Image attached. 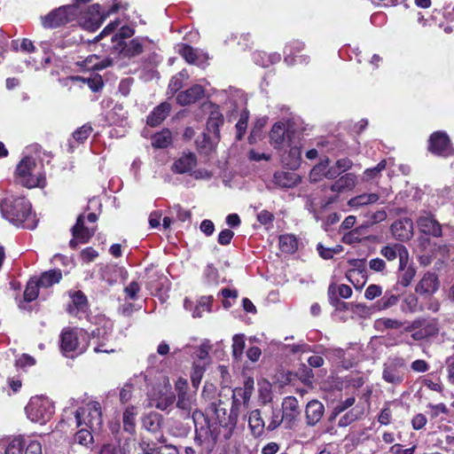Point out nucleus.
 Segmentation results:
<instances>
[{
    "label": "nucleus",
    "mask_w": 454,
    "mask_h": 454,
    "mask_svg": "<svg viewBox=\"0 0 454 454\" xmlns=\"http://www.w3.org/2000/svg\"><path fill=\"white\" fill-rule=\"evenodd\" d=\"M412 223L410 219L395 222L391 225V231L400 240L408 239L411 235Z\"/></svg>",
    "instance_id": "30"
},
{
    "label": "nucleus",
    "mask_w": 454,
    "mask_h": 454,
    "mask_svg": "<svg viewBox=\"0 0 454 454\" xmlns=\"http://www.w3.org/2000/svg\"><path fill=\"white\" fill-rule=\"evenodd\" d=\"M135 438H128L121 447L122 454H149L148 443L142 442L139 448Z\"/></svg>",
    "instance_id": "33"
},
{
    "label": "nucleus",
    "mask_w": 454,
    "mask_h": 454,
    "mask_svg": "<svg viewBox=\"0 0 454 454\" xmlns=\"http://www.w3.org/2000/svg\"><path fill=\"white\" fill-rule=\"evenodd\" d=\"M223 123L222 114L218 112L211 113L207 122V129L208 134H204V140L208 143V149L211 150L214 146V143L219 139V127Z\"/></svg>",
    "instance_id": "17"
},
{
    "label": "nucleus",
    "mask_w": 454,
    "mask_h": 454,
    "mask_svg": "<svg viewBox=\"0 0 454 454\" xmlns=\"http://www.w3.org/2000/svg\"><path fill=\"white\" fill-rule=\"evenodd\" d=\"M356 402V398L354 396L348 397L346 400L340 402L335 405L332 413V419H333L336 416L345 411L347 409L352 407Z\"/></svg>",
    "instance_id": "62"
},
{
    "label": "nucleus",
    "mask_w": 454,
    "mask_h": 454,
    "mask_svg": "<svg viewBox=\"0 0 454 454\" xmlns=\"http://www.w3.org/2000/svg\"><path fill=\"white\" fill-rule=\"evenodd\" d=\"M174 402L175 395L167 387H164L163 390L160 391L157 396L152 398V404L161 411L167 410L174 403Z\"/></svg>",
    "instance_id": "32"
},
{
    "label": "nucleus",
    "mask_w": 454,
    "mask_h": 454,
    "mask_svg": "<svg viewBox=\"0 0 454 454\" xmlns=\"http://www.w3.org/2000/svg\"><path fill=\"white\" fill-rule=\"evenodd\" d=\"M405 375V362L402 357L387 359L383 364L382 379L392 385H400Z\"/></svg>",
    "instance_id": "8"
},
{
    "label": "nucleus",
    "mask_w": 454,
    "mask_h": 454,
    "mask_svg": "<svg viewBox=\"0 0 454 454\" xmlns=\"http://www.w3.org/2000/svg\"><path fill=\"white\" fill-rule=\"evenodd\" d=\"M94 430H90L88 427H82L74 437V442L86 448H90L93 444V436L92 432Z\"/></svg>",
    "instance_id": "43"
},
{
    "label": "nucleus",
    "mask_w": 454,
    "mask_h": 454,
    "mask_svg": "<svg viewBox=\"0 0 454 454\" xmlns=\"http://www.w3.org/2000/svg\"><path fill=\"white\" fill-rule=\"evenodd\" d=\"M61 278L62 272L60 270H51L43 272L36 281L41 288H48L59 283Z\"/></svg>",
    "instance_id": "34"
},
{
    "label": "nucleus",
    "mask_w": 454,
    "mask_h": 454,
    "mask_svg": "<svg viewBox=\"0 0 454 454\" xmlns=\"http://www.w3.org/2000/svg\"><path fill=\"white\" fill-rule=\"evenodd\" d=\"M26 442L22 437H16L9 442L4 454H24Z\"/></svg>",
    "instance_id": "51"
},
{
    "label": "nucleus",
    "mask_w": 454,
    "mask_h": 454,
    "mask_svg": "<svg viewBox=\"0 0 454 454\" xmlns=\"http://www.w3.org/2000/svg\"><path fill=\"white\" fill-rule=\"evenodd\" d=\"M204 93V90L200 85H194L191 89L180 92L176 100L178 104L186 106L196 102Z\"/></svg>",
    "instance_id": "28"
},
{
    "label": "nucleus",
    "mask_w": 454,
    "mask_h": 454,
    "mask_svg": "<svg viewBox=\"0 0 454 454\" xmlns=\"http://www.w3.org/2000/svg\"><path fill=\"white\" fill-rule=\"evenodd\" d=\"M416 275V269L413 265H410L409 268L404 270L400 271L397 276V282L394 286V289L398 291V287L401 286L402 287H407L411 285Z\"/></svg>",
    "instance_id": "42"
},
{
    "label": "nucleus",
    "mask_w": 454,
    "mask_h": 454,
    "mask_svg": "<svg viewBox=\"0 0 454 454\" xmlns=\"http://www.w3.org/2000/svg\"><path fill=\"white\" fill-rule=\"evenodd\" d=\"M248 425L254 435L262 434L265 427V421L262 418V413L259 410H254L250 412Z\"/></svg>",
    "instance_id": "37"
},
{
    "label": "nucleus",
    "mask_w": 454,
    "mask_h": 454,
    "mask_svg": "<svg viewBox=\"0 0 454 454\" xmlns=\"http://www.w3.org/2000/svg\"><path fill=\"white\" fill-rule=\"evenodd\" d=\"M40 288L41 287L39 286L36 279H30L27 282V285L25 292H24V299L27 301H32L35 300L38 296Z\"/></svg>",
    "instance_id": "55"
},
{
    "label": "nucleus",
    "mask_w": 454,
    "mask_h": 454,
    "mask_svg": "<svg viewBox=\"0 0 454 454\" xmlns=\"http://www.w3.org/2000/svg\"><path fill=\"white\" fill-rule=\"evenodd\" d=\"M454 195V186H445L442 190L437 192V200H435L436 204H444L448 200L453 198ZM435 194L432 195V201L434 200Z\"/></svg>",
    "instance_id": "56"
},
{
    "label": "nucleus",
    "mask_w": 454,
    "mask_h": 454,
    "mask_svg": "<svg viewBox=\"0 0 454 454\" xmlns=\"http://www.w3.org/2000/svg\"><path fill=\"white\" fill-rule=\"evenodd\" d=\"M66 424L69 427H85L90 430H98L102 425V413L99 403L95 401L82 402L74 398L68 401L62 412L60 425Z\"/></svg>",
    "instance_id": "1"
},
{
    "label": "nucleus",
    "mask_w": 454,
    "mask_h": 454,
    "mask_svg": "<svg viewBox=\"0 0 454 454\" xmlns=\"http://www.w3.org/2000/svg\"><path fill=\"white\" fill-rule=\"evenodd\" d=\"M162 417L157 412H150L142 418V427L148 432L157 433L161 426Z\"/></svg>",
    "instance_id": "35"
},
{
    "label": "nucleus",
    "mask_w": 454,
    "mask_h": 454,
    "mask_svg": "<svg viewBox=\"0 0 454 454\" xmlns=\"http://www.w3.org/2000/svg\"><path fill=\"white\" fill-rule=\"evenodd\" d=\"M317 250L323 259L329 260L332 259L334 254H337L341 251V247L336 246L334 247H325L321 243H319L317 246Z\"/></svg>",
    "instance_id": "59"
},
{
    "label": "nucleus",
    "mask_w": 454,
    "mask_h": 454,
    "mask_svg": "<svg viewBox=\"0 0 454 454\" xmlns=\"http://www.w3.org/2000/svg\"><path fill=\"white\" fill-rule=\"evenodd\" d=\"M85 333L82 329L65 328L60 335L61 351L67 357H74L83 353L87 345L84 340Z\"/></svg>",
    "instance_id": "6"
},
{
    "label": "nucleus",
    "mask_w": 454,
    "mask_h": 454,
    "mask_svg": "<svg viewBox=\"0 0 454 454\" xmlns=\"http://www.w3.org/2000/svg\"><path fill=\"white\" fill-rule=\"evenodd\" d=\"M67 310L69 314L75 317H82L87 311V298L80 291L74 293L71 295V301L68 304Z\"/></svg>",
    "instance_id": "25"
},
{
    "label": "nucleus",
    "mask_w": 454,
    "mask_h": 454,
    "mask_svg": "<svg viewBox=\"0 0 454 454\" xmlns=\"http://www.w3.org/2000/svg\"><path fill=\"white\" fill-rule=\"evenodd\" d=\"M96 227L85 226V218L82 215H79L75 225L72 228L74 239L70 240L69 246L75 248L78 242L87 243L94 235Z\"/></svg>",
    "instance_id": "15"
},
{
    "label": "nucleus",
    "mask_w": 454,
    "mask_h": 454,
    "mask_svg": "<svg viewBox=\"0 0 454 454\" xmlns=\"http://www.w3.org/2000/svg\"><path fill=\"white\" fill-rule=\"evenodd\" d=\"M301 181L300 176L288 171H277L273 175V182L280 188H292L298 184Z\"/></svg>",
    "instance_id": "26"
},
{
    "label": "nucleus",
    "mask_w": 454,
    "mask_h": 454,
    "mask_svg": "<svg viewBox=\"0 0 454 454\" xmlns=\"http://www.w3.org/2000/svg\"><path fill=\"white\" fill-rule=\"evenodd\" d=\"M325 412L324 404L317 400L309 401L305 408L306 423L309 427L316 426L322 419Z\"/></svg>",
    "instance_id": "22"
},
{
    "label": "nucleus",
    "mask_w": 454,
    "mask_h": 454,
    "mask_svg": "<svg viewBox=\"0 0 454 454\" xmlns=\"http://www.w3.org/2000/svg\"><path fill=\"white\" fill-rule=\"evenodd\" d=\"M428 142V150L435 155L449 157L454 154L450 137L444 131L434 132Z\"/></svg>",
    "instance_id": "11"
},
{
    "label": "nucleus",
    "mask_w": 454,
    "mask_h": 454,
    "mask_svg": "<svg viewBox=\"0 0 454 454\" xmlns=\"http://www.w3.org/2000/svg\"><path fill=\"white\" fill-rule=\"evenodd\" d=\"M92 131V128L89 124H85L82 126L81 128L77 129L73 133V139L76 141L77 143H83L88 137L90 135Z\"/></svg>",
    "instance_id": "64"
},
{
    "label": "nucleus",
    "mask_w": 454,
    "mask_h": 454,
    "mask_svg": "<svg viewBox=\"0 0 454 454\" xmlns=\"http://www.w3.org/2000/svg\"><path fill=\"white\" fill-rule=\"evenodd\" d=\"M0 210L6 220L18 227L34 230L37 225L35 215L31 212V204L23 197L4 199Z\"/></svg>",
    "instance_id": "2"
},
{
    "label": "nucleus",
    "mask_w": 454,
    "mask_h": 454,
    "mask_svg": "<svg viewBox=\"0 0 454 454\" xmlns=\"http://www.w3.org/2000/svg\"><path fill=\"white\" fill-rule=\"evenodd\" d=\"M225 415L223 409H215L210 419L203 418L204 424L199 423L194 418L195 422V441L203 445L207 451L210 452L220 434V427H226V419H220V412Z\"/></svg>",
    "instance_id": "3"
},
{
    "label": "nucleus",
    "mask_w": 454,
    "mask_h": 454,
    "mask_svg": "<svg viewBox=\"0 0 454 454\" xmlns=\"http://www.w3.org/2000/svg\"><path fill=\"white\" fill-rule=\"evenodd\" d=\"M121 22L120 20H116L111 23H109L103 30L102 32L96 37V40L102 39L103 37L106 35H112L111 41L113 43V46L116 43H118L120 41L123 42V39L131 37L135 30L129 27V26H122L120 27L118 33L114 32L117 30V28L120 27Z\"/></svg>",
    "instance_id": "14"
},
{
    "label": "nucleus",
    "mask_w": 454,
    "mask_h": 454,
    "mask_svg": "<svg viewBox=\"0 0 454 454\" xmlns=\"http://www.w3.org/2000/svg\"><path fill=\"white\" fill-rule=\"evenodd\" d=\"M189 74L184 70L173 76L168 84V90L171 91V93L174 94L178 91L183 87L184 82L187 80Z\"/></svg>",
    "instance_id": "53"
},
{
    "label": "nucleus",
    "mask_w": 454,
    "mask_h": 454,
    "mask_svg": "<svg viewBox=\"0 0 454 454\" xmlns=\"http://www.w3.org/2000/svg\"><path fill=\"white\" fill-rule=\"evenodd\" d=\"M254 380L252 378H248L245 380L243 387H236L232 391V403L233 408H237L238 405L243 403L244 405H247L251 395L254 391Z\"/></svg>",
    "instance_id": "20"
},
{
    "label": "nucleus",
    "mask_w": 454,
    "mask_h": 454,
    "mask_svg": "<svg viewBox=\"0 0 454 454\" xmlns=\"http://www.w3.org/2000/svg\"><path fill=\"white\" fill-rule=\"evenodd\" d=\"M137 411L134 406H129L125 409L122 415L123 429L130 434L136 433V417Z\"/></svg>",
    "instance_id": "36"
},
{
    "label": "nucleus",
    "mask_w": 454,
    "mask_h": 454,
    "mask_svg": "<svg viewBox=\"0 0 454 454\" xmlns=\"http://www.w3.org/2000/svg\"><path fill=\"white\" fill-rule=\"evenodd\" d=\"M177 403L176 406L184 411L185 412L189 413L192 409L194 403V396L192 394H188L187 392H181L177 394Z\"/></svg>",
    "instance_id": "47"
},
{
    "label": "nucleus",
    "mask_w": 454,
    "mask_h": 454,
    "mask_svg": "<svg viewBox=\"0 0 454 454\" xmlns=\"http://www.w3.org/2000/svg\"><path fill=\"white\" fill-rule=\"evenodd\" d=\"M149 454H179L177 449L173 445H161L156 447L148 443Z\"/></svg>",
    "instance_id": "61"
},
{
    "label": "nucleus",
    "mask_w": 454,
    "mask_h": 454,
    "mask_svg": "<svg viewBox=\"0 0 454 454\" xmlns=\"http://www.w3.org/2000/svg\"><path fill=\"white\" fill-rule=\"evenodd\" d=\"M405 249L403 244L392 243L382 247L380 253L387 261L392 262L397 259Z\"/></svg>",
    "instance_id": "38"
},
{
    "label": "nucleus",
    "mask_w": 454,
    "mask_h": 454,
    "mask_svg": "<svg viewBox=\"0 0 454 454\" xmlns=\"http://www.w3.org/2000/svg\"><path fill=\"white\" fill-rule=\"evenodd\" d=\"M245 348V338L243 334H235L232 338V356L236 360L242 357Z\"/></svg>",
    "instance_id": "50"
},
{
    "label": "nucleus",
    "mask_w": 454,
    "mask_h": 454,
    "mask_svg": "<svg viewBox=\"0 0 454 454\" xmlns=\"http://www.w3.org/2000/svg\"><path fill=\"white\" fill-rule=\"evenodd\" d=\"M298 243L294 236L286 234L279 237V247L282 252L293 254L296 251Z\"/></svg>",
    "instance_id": "44"
},
{
    "label": "nucleus",
    "mask_w": 454,
    "mask_h": 454,
    "mask_svg": "<svg viewBox=\"0 0 454 454\" xmlns=\"http://www.w3.org/2000/svg\"><path fill=\"white\" fill-rule=\"evenodd\" d=\"M303 46H304L303 43L301 42H292L289 44H287L285 47V51H284V53L286 55L285 57V61L288 65H293L294 62H298V61L302 62L303 60H305L304 56H302V55L295 56L294 59L291 58L290 56H288V55L294 54L295 52H300L303 49Z\"/></svg>",
    "instance_id": "39"
},
{
    "label": "nucleus",
    "mask_w": 454,
    "mask_h": 454,
    "mask_svg": "<svg viewBox=\"0 0 454 454\" xmlns=\"http://www.w3.org/2000/svg\"><path fill=\"white\" fill-rule=\"evenodd\" d=\"M440 286V282L436 274L427 272L417 284L415 291L420 295L431 296Z\"/></svg>",
    "instance_id": "18"
},
{
    "label": "nucleus",
    "mask_w": 454,
    "mask_h": 454,
    "mask_svg": "<svg viewBox=\"0 0 454 454\" xmlns=\"http://www.w3.org/2000/svg\"><path fill=\"white\" fill-rule=\"evenodd\" d=\"M253 58L256 65L262 66L263 67H267L270 65L278 63L281 59L280 54L277 52L267 54L263 51L255 52Z\"/></svg>",
    "instance_id": "40"
},
{
    "label": "nucleus",
    "mask_w": 454,
    "mask_h": 454,
    "mask_svg": "<svg viewBox=\"0 0 454 454\" xmlns=\"http://www.w3.org/2000/svg\"><path fill=\"white\" fill-rule=\"evenodd\" d=\"M363 416V411L358 410L356 407L351 409L348 412H346L342 417L340 418L338 421V426L340 427H346L356 420L359 419Z\"/></svg>",
    "instance_id": "46"
},
{
    "label": "nucleus",
    "mask_w": 454,
    "mask_h": 454,
    "mask_svg": "<svg viewBox=\"0 0 454 454\" xmlns=\"http://www.w3.org/2000/svg\"><path fill=\"white\" fill-rule=\"evenodd\" d=\"M327 163L328 160H326L325 161H321L311 169L309 173V179L311 182L316 183L325 176L324 172L326 169Z\"/></svg>",
    "instance_id": "60"
},
{
    "label": "nucleus",
    "mask_w": 454,
    "mask_h": 454,
    "mask_svg": "<svg viewBox=\"0 0 454 454\" xmlns=\"http://www.w3.org/2000/svg\"><path fill=\"white\" fill-rule=\"evenodd\" d=\"M113 330V324L111 321H106L101 327H98L96 330H92V339L90 340L91 345H93L94 352L99 353H114L116 351L114 347H106V341L108 340V337L110 336Z\"/></svg>",
    "instance_id": "10"
},
{
    "label": "nucleus",
    "mask_w": 454,
    "mask_h": 454,
    "mask_svg": "<svg viewBox=\"0 0 454 454\" xmlns=\"http://www.w3.org/2000/svg\"><path fill=\"white\" fill-rule=\"evenodd\" d=\"M290 149L286 154L282 157L283 163L291 169H296L301 160V144L300 141L293 139L286 145Z\"/></svg>",
    "instance_id": "21"
},
{
    "label": "nucleus",
    "mask_w": 454,
    "mask_h": 454,
    "mask_svg": "<svg viewBox=\"0 0 454 454\" xmlns=\"http://www.w3.org/2000/svg\"><path fill=\"white\" fill-rule=\"evenodd\" d=\"M439 333L438 322L434 318H419V329L411 333L414 340H422L430 337L436 336Z\"/></svg>",
    "instance_id": "16"
},
{
    "label": "nucleus",
    "mask_w": 454,
    "mask_h": 454,
    "mask_svg": "<svg viewBox=\"0 0 454 454\" xmlns=\"http://www.w3.org/2000/svg\"><path fill=\"white\" fill-rule=\"evenodd\" d=\"M25 410L28 419L41 425L49 421L55 412L53 402L45 396L31 397Z\"/></svg>",
    "instance_id": "5"
},
{
    "label": "nucleus",
    "mask_w": 454,
    "mask_h": 454,
    "mask_svg": "<svg viewBox=\"0 0 454 454\" xmlns=\"http://www.w3.org/2000/svg\"><path fill=\"white\" fill-rule=\"evenodd\" d=\"M107 14L100 11L99 4H95L90 5L80 18V24L84 29L93 32L101 26Z\"/></svg>",
    "instance_id": "13"
},
{
    "label": "nucleus",
    "mask_w": 454,
    "mask_h": 454,
    "mask_svg": "<svg viewBox=\"0 0 454 454\" xmlns=\"http://www.w3.org/2000/svg\"><path fill=\"white\" fill-rule=\"evenodd\" d=\"M211 296H202L192 311V317H201L204 312H209L211 310Z\"/></svg>",
    "instance_id": "48"
},
{
    "label": "nucleus",
    "mask_w": 454,
    "mask_h": 454,
    "mask_svg": "<svg viewBox=\"0 0 454 454\" xmlns=\"http://www.w3.org/2000/svg\"><path fill=\"white\" fill-rule=\"evenodd\" d=\"M402 311L405 313H414L419 310V301L413 294H407L401 305Z\"/></svg>",
    "instance_id": "49"
},
{
    "label": "nucleus",
    "mask_w": 454,
    "mask_h": 454,
    "mask_svg": "<svg viewBox=\"0 0 454 454\" xmlns=\"http://www.w3.org/2000/svg\"><path fill=\"white\" fill-rule=\"evenodd\" d=\"M150 43L147 37H136L129 43L120 41L113 48L123 58L131 59L140 55Z\"/></svg>",
    "instance_id": "12"
},
{
    "label": "nucleus",
    "mask_w": 454,
    "mask_h": 454,
    "mask_svg": "<svg viewBox=\"0 0 454 454\" xmlns=\"http://www.w3.org/2000/svg\"><path fill=\"white\" fill-rule=\"evenodd\" d=\"M386 167L387 161L386 160H383L380 162H379L376 167L366 168L364 172V180L369 181L371 179L377 177L380 175V173L386 168Z\"/></svg>",
    "instance_id": "63"
},
{
    "label": "nucleus",
    "mask_w": 454,
    "mask_h": 454,
    "mask_svg": "<svg viewBox=\"0 0 454 454\" xmlns=\"http://www.w3.org/2000/svg\"><path fill=\"white\" fill-rule=\"evenodd\" d=\"M16 180L22 186L28 189L43 187L45 184V176L35 160L31 157L23 158L17 166Z\"/></svg>",
    "instance_id": "4"
},
{
    "label": "nucleus",
    "mask_w": 454,
    "mask_h": 454,
    "mask_svg": "<svg viewBox=\"0 0 454 454\" xmlns=\"http://www.w3.org/2000/svg\"><path fill=\"white\" fill-rule=\"evenodd\" d=\"M206 370V365L200 363L193 362L192 371L191 373L192 384L195 388L200 384L201 379Z\"/></svg>",
    "instance_id": "54"
},
{
    "label": "nucleus",
    "mask_w": 454,
    "mask_h": 454,
    "mask_svg": "<svg viewBox=\"0 0 454 454\" xmlns=\"http://www.w3.org/2000/svg\"><path fill=\"white\" fill-rule=\"evenodd\" d=\"M171 141V132L168 129H164L153 137L152 145L157 148H166Z\"/></svg>",
    "instance_id": "45"
},
{
    "label": "nucleus",
    "mask_w": 454,
    "mask_h": 454,
    "mask_svg": "<svg viewBox=\"0 0 454 454\" xmlns=\"http://www.w3.org/2000/svg\"><path fill=\"white\" fill-rule=\"evenodd\" d=\"M394 288L385 292L384 295L377 301L376 307L379 310L387 309L397 304L399 301V294H395Z\"/></svg>",
    "instance_id": "41"
},
{
    "label": "nucleus",
    "mask_w": 454,
    "mask_h": 454,
    "mask_svg": "<svg viewBox=\"0 0 454 454\" xmlns=\"http://www.w3.org/2000/svg\"><path fill=\"white\" fill-rule=\"evenodd\" d=\"M197 164V159L194 153H184L176 160L172 165V171L176 174L190 173Z\"/></svg>",
    "instance_id": "24"
},
{
    "label": "nucleus",
    "mask_w": 454,
    "mask_h": 454,
    "mask_svg": "<svg viewBox=\"0 0 454 454\" xmlns=\"http://www.w3.org/2000/svg\"><path fill=\"white\" fill-rule=\"evenodd\" d=\"M170 111V105L162 103L153 109L151 114L147 117V124L152 127H156L166 119Z\"/></svg>",
    "instance_id": "31"
},
{
    "label": "nucleus",
    "mask_w": 454,
    "mask_h": 454,
    "mask_svg": "<svg viewBox=\"0 0 454 454\" xmlns=\"http://www.w3.org/2000/svg\"><path fill=\"white\" fill-rule=\"evenodd\" d=\"M419 230L434 237L442 236V225L430 213H423L417 221Z\"/></svg>",
    "instance_id": "19"
},
{
    "label": "nucleus",
    "mask_w": 454,
    "mask_h": 454,
    "mask_svg": "<svg viewBox=\"0 0 454 454\" xmlns=\"http://www.w3.org/2000/svg\"><path fill=\"white\" fill-rule=\"evenodd\" d=\"M177 52L190 64H195L197 60L196 51L187 44L177 45Z\"/></svg>",
    "instance_id": "52"
},
{
    "label": "nucleus",
    "mask_w": 454,
    "mask_h": 454,
    "mask_svg": "<svg viewBox=\"0 0 454 454\" xmlns=\"http://www.w3.org/2000/svg\"><path fill=\"white\" fill-rule=\"evenodd\" d=\"M77 13L76 4L64 5L42 18V24L44 27H57L74 20Z\"/></svg>",
    "instance_id": "7"
},
{
    "label": "nucleus",
    "mask_w": 454,
    "mask_h": 454,
    "mask_svg": "<svg viewBox=\"0 0 454 454\" xmlns=\"http://www.w3.org/2000/svg\"><path fill=\"white\" fill-rule=\"evenodd\" d=\"M301 410L294 396H286L282 402V416L288 424H293L299 417Z\"/></svg>",
    "instance_id": "23"
},
{
    "label": "nucleus",
    "mask_w": 454,
    "mask_h": 454,
    "mask_svg": "<svg viewBox=\"0 0 454 454\" xmlns=\"http://www.w3.org/2000/svg\"><path fill=\"white\" fill-rule=\"evenodd\" d=\"M209 349L210 345L208 344V341L203 342L194 352V355L198 359L196 362L206 365L208 363Z\"/></svg>",
    "instance_id": "58"
},
{
    "label": "nucleus",
    "mask_w": 454,
    "mask_h": 454,
    "mask_svg": "<svg viewBox=\"0 0 454 454\" xmlns=\"http://www.w3.org/2000/svg\"><path fill=\"white\" fill-rule=\"evenodd\" d=\"M380 199V195L378 193H362L356 197L351 198L348 201V206L352 209L356 210L363 207H366L372 204L376 203Z\"/></svg>",
    "instance_id": "29"
},
{
    "label": "nucleus",
    "mask_w": 454,
    "mask_h": 454,
    "mask_svg": "<svg viewBox=\"0 0 454 454\" xmlns=\"http://www.w3.org/2000/svg\"><path fill=\"white\" fill-rule=\"evenodd\" d=\"M356 181L357 178L355 174L348 173L341 176L331 185V191L336 193L351 191L356 186Z\"/></svg>",
    "instance_id": "27"
},
{
    "label": "nucleus",
    "mask_w": 454,
    "mask_h": 454,
    "mask_svg": "<svg viewBox=\"0 0 454 454\" xmlns=\"http://www.w3.org/2000/svg\"><path fill=\"white\" fill-rule=\"evenodd\" d=\"M283 420H285V419L282 416L281 411L278 409L271 408L270 419L268 422L267 429L269 431L275 430L277 427L280 426Z\"/></svg>",
    "instance_id": "57"
},
{
    "label": "nucleus",
    "mask_w": 454,
    "mask_h": 454,
    "mask_svg": "<svg viewBox=\"0 0 454 454\" xmlns=\"http://www.w3.org/2000/svg\"><path fill=\"white\" fill-rule=\"evenodd\" d=\"M270 138L274 148L283 149L294 139L293 123L289 120L275 123L270 130Z\"/></svg>",
    "instance_id": "9"
}]
</instances>
